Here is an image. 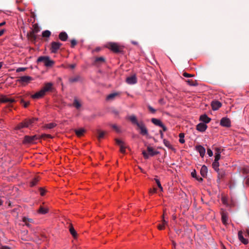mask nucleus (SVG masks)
Instances as JSON below:
<instances>
[{"label": "nucleus", "instance_id": "obj_21", "mask_svg": "<svg viewBox=\"0 0 249 249\" xmlns=\"http://www.w3.org/2000/svg\"><path fill=\"white\" fill-rule=\"evenodd\" d=\"M238 234V238L242 243L245 245H246L249 243L248 240L244 238L242 231H239Z\"/></svg>", "mask_w": 249, "mask_h": 249}, {"label": "nucleus", "instance_id": "obj_9", "mask_svg": "<svg viewBox=\"0 0 249 249\" xmlns=\"http://www.w3.org/2000/svg\"><path fill=\"white\" fill-rule=\"evenodd\" d=\"M33 80V78L29 76H23L19 77L18 81L22 84L28 83Z\"/></svg>", "mask_w": 249, "mask_h": 249}, {"label": "nucleus", "instance_id": "obj_17", "mask_svg": "<svg viewBox=\"0 0 249 249\" xmlns=\"http://www.w3.org/2000/svg\"><path fill=\"white\" fill-rule=\"evenodd\" d=\"M196 150L199 153L200 156L203 158L205 154V149L201 145H197L196 147Z\"/></svg>", "mask_w": 249, "mask_h": 249}, {"label": "nucleus", "instance_id": "obj_64", "mask_svg": "<svg viewBox=\"0 0 249 249\" xmlns=\"http://www.w3.org/2000/svg\"><path fill=\"white\" fill-rule=\"evenodd\" d=\"M0 249H11V248L7 246H2Z\"/></svg>", "mask_w": 249, "mask_h": 249}, {"label": "nucleus", "instance_id": "obj_11", "mask_svg": "<svg viewBox=\"0 0 249 249\" xmlns=\"http://www.w3.org/2000/svg\"><path fill=\"white\" fill-rule=\"evenodd\" d=\"M53 84L51 82H49L45 84L44 87L41 89L45 94L46 92L51 91L53 89Z\"/></svg>", "mask_w": 249, "mask_h": 249}, {"label": "nucleus", "instance_id": "obj_42", "mask_svg": "<svg viewBox=\"0 0 249 249\" xmlns=\"http://www.w3.org/2000/svg\"><path fill=\"white\" fill-rule=\"evenodd\" d=\"M179 142L181 143H184L185 142V140L184 139V133H180L179 134Z\"/></svg>", "mask_w": 249, "mask_h": 249}, {"label": "nucleus", "instance_id": "obj_40", "mask_svg": "<svg viewBox=\"0 0 249 249\" xmlns=\"http://www.w3.org/2000/svg\"><path fill=\"white\" fill-rule=\"evenodd\" d=\"M56 126L55 123H50L45 125V127L47 129H52Z\"/></svg>", "mask_w": 249, "mask_h": 249}, {"label": "nucleus", "instance_id": "obj_55", "mask_svg": "<svg viewBox=\"0 0 249 249\" xmlns=\"http://www.w3.org/2000/svg\"><path fill=\"white\" fill-rule=\"evenodd\" d=\"M191 175L194 178H197V175H196V172L195 170H194L193 172H192Z\"/></svg>", "mask_w": 249, "mask_h": 249}, {"label": "nucleus", "instance_id": "obj_8", "mask_svg": "<svg viewBox=\"0 0 249 249\" xmlns=\"http://www.w3.org/2000/svg\"><path fill=\"white\" fill-rule=\"evenodd\" d=\"M220 124L222 126L229 127L231 126V121L227 117H223L221 119Z\"/></svg>", "mask_w": 249, "mask_h": 249}, {"label": "nucleus", "instance_id": "obj_33", "mask_svg": "<svg viewBox=\"0 0 249 249\" xmlns=\"http://www.w3.org/2000/svg\"><path fill=\"white\" fill-rule=\"evenodd\" d=\"M151 122L155 125L160 126L162 124V123L159 119L156 118H152Z\"/></svg>", "mask_w": 249, "mask_h": 249}, {"label": "nucleus", "instance_id": "obj_60", "mask_svg": "<svg viewBox=\"0 0 249 249\" xmlns=\"http://www.w3.org/2000/svg\"><path fill=\"white\" fill-rule=\"evenodd\" d=\"M164 226L163 224H162V225L160 224V225H159L158 226V229H159V230H163V229H164Z\"/></svg>", "mask_w": 249, "mask_h": 249}, {"label": "nucleus", "instance_id": "obj_41", "mask_svg": "<svg viewBox=\"0 0 249 249\" xmlns=\"http://www.w3.org/2000/svg\"><path fill=\"white\" fill-rule=\"evenodd\" d=\"M24 125H25L24 123V122H22L19 123V124H18L15 128L17 130H19L25 127V126H24Z\"/></svg>", "mask_w": 249, "mask_h": 249}, {"label": "nucleus", "instance_id": "obj_58", "mask_svg": "<svg viewBox=\"0 0 249 249\" xmlns=\"http://www.w3.org/2000/svg\"><path fill=\"white\" fill-rule=\"evenodd\" d=\"M42 138H52V136L50 134H43L41 136Z\"/></svg>", "mask_w": 249, "mask_h": 249}, {"label": "nucleus", "instance_id": "obj_19", "mask_svg": "<svg viewBox=\"0 0 249 249\" xmlns=\"http://www.w3.org/2000/svg\"><path fill=\"white\" fill-rule=\"evenodd\" d=\"M45 94L44 93V91H43L41 89L36 93L35 94L32 95V98L33 99H39L42 98L44 96Z\"/></svg>", "mask_w": 249, "mask_h": 249}, {"label": "nucleus", "instance_id": "obj_56", "mask_svg": "<svg viewBox=\"0 0 249 249\" xmlns=\"http://www.w3.org/2000/svg\"><path fill=\"white\" fill-rule=\"evenodd\" d=\"M207 154L210 157H212L213 155V151L210 148L207 149Z\"/></svg>", "mask_w": 249, "mask_h": 249}, {"label": "nucleus", "instance_id": "obj_34", "mask_svg": "<svg viewBox=\"0 0 249 249\" xmlns=\"http://www.w3.org/2000/svg\"><path fill=\"white\" fill-rule=\"evenodd\" d=\"M97 132H98V136H97V138L98 139L99 141H100L101 139L103 138L105 135L106 134V132H105V131H101L99 130H98L97 131Z\"/></svg>", "mask_w": 249, "mask_h": 249}, {"label": "nucleus", "instance_id": "obj_59", "mask_svg": "<svg viewBox=\"0 0 249 249\" xmlns=\"http://www.w3.org/2000/svg\"><path fill=\"white\" fill-rule=\"evenodd\" d=\"M157 191V189L156 188H153L152 189H150L149 190V192L150 193H156Z\"/></svg>", "mask_w": 249, "mask_h": 249}, {"label": "nucleus", "instance_id": "obj_32", "mask_svg": "<svg viewBox=\"0 0 249 249\" xmlns=\"http://www.w3.org/2000/svg\"><path fill=\"white\" fill-rule=\"evenodd\" d=\"M118 95L119 93L116 92L111 93L107 95V100L108 101H112L114 100V98Z\"/></svg>", "mask_w": 249, "mask_h": 249}, {"label": "nucleus", "instance_id": "obj_27", "mask_svg": "<svg viewBox=\"0 0 249 249\" xmlns=\"http://www.w3.org/2000/svg\"><path fill=\"white\" fill-rule=\"evenodd\" d=\"M69 231L71 234L72 235L74 238H76L77 237V232L74 230L72 225L70 224L69 226Z\"/></svg>", "mask_w": 249, "mask_h": 249}, {"label": "nucleus", "instance_id": "obj_46", "mask_svg": "<svg viewBox=\"0 0 249 249\" xmlns=\"http://www.w3.org/2000/svg\"><path fill=\"white\" fill-rule=\"evenodd\" d=\"M38 179L37 178H35L31 182V186H34L36 184L37 182L38 181Z\"/></svg>", "mask_w": 249, "mask_h": 249}, {"label": "nucleus", "instance_id": "obj_49", "mask_svg": "<svg viewBox=\"0 0 249 249\" xmlns=\"http://www.w3.org/2000/svg\"><path fill=\"white\" fill-rule=\"evenodd\" d=\"M71 47L73 48L77 44V41L75 39H73L71 41Z\"/></svg>", "mask_w": 249, "mask_h": 249}, {"label": "nucleus", "instance_id": "obj_35", "mask_svg": "<svg viewBox=\"0 0 249 249\" xmlns=\"http://www.w3.org/2000/svg\"><path fill=\"white\" fill-rule=\"evenodd\" d=\"M213 168L214 169V170L216 171H218L219 169V163L218 161H214L213 162L212 164Z\"/></svg>", "mask_w": 249, "mask_h": 249}, {"label": "nucleus", "instance_id": "obj_5", "mask_svg": "<svg viewBox=\"0 0 249 249\" xmlns=\"http://www.w3.org/2000/svg\"><path fill=\"white\" fill-rule=\"evenodd\" d=\"M62 44L59 42L53 41L51 44L50 51L52 53H56L62 46Z\"/></svg>", "mask_w": 249, "mask_h": 249}, {"label": "nucleus", "instance_id": "obj_54", "mask_svg": "<svg viewBox=\"0 0 249 249\" xmlns=\"http://www.w3.org/2000/svg\"><path fill=\"white\" fill-rule=\"evenodd\" d=\"M26 69V68H18L17 69L16 71L18 72H19L20 71H25Z\"/></svg>", "mask_w": 249, "mask_h": 249}, {"label": "nucleus", "instance_id": "obj_62", "mask_svg": "<svg viewBox=\"0 0 249 249\" xmlns=\"http://www.w3.org/2000/svg\"><path fill=\"white\" fill-rule=\"evenodd\" d=\"M160 127H162L163 131H166L167 130L166 127L162 124Z\"/></svg>", "mask_w": 249, "mask_h": 249}, {"label": "nucleus", "instance_id": "obj_38", "mask_svg": "<svg viewBox=\"0 0 249 249\" xmlns=\"http://www.w3.org/2000/svg\"><path fill=\"white\" fill-rule=\"evenodd\" d=\"M35 33H37L40 31V28L37 24H35L33 25V29L32 30Z\"/></svg>", "mask_w": 249, "mask_h": 249}, {"label": "nucleus", "instance_id": "obj_16", "mask_svg": "<svg viewBox=\"0 0 249 249\" xmlns=\"http://www.w3.org/2000/svg\"><path fill=\"white\" fill-rule=\"evenodd\" d=\"M15 100L13 98H9L6 96H2L0 98V102L12 103L15 102Z\"/></svg>", "mask_w": 249, "mask_h": 249}, {"label": "nucleus", "instance_id": "obj_24", "mask_svg": "<svg viewBox=\"0 0 249 249\" xmlns=\"http://www.w3.org/2000/svg\"><path fill=\"white\" fill-rule=\"evenodd\" d=\"M128 119L133 124L136 125H138L140 122H138L136 117L134 115H131L128 117Z\"/></svg>", "mask_w": 249, "mask_h": 249}, {"label": "nucleus", "instance_id": "obj_39", "mask_svg": "<svg viewBox=\"0 0 249 249\" xmlns=\"http://www.w3.org/2000/svg\"><path fill=\"white\" fill-rule=\"evenodd\" d=\"M110 126L117 133L121 132L120 128L116 124H111Z\"/></svg>", "mask_w": 249, "mask_h": 249}, {"label": "nucleus", "instance_id": "obj_44", "mask_svg": "<svg viewBox=\"0 0 249 249\" xmlns=\"http://www.w3.org/2000/svg\"><path fill=\"white\" fill-rule=\"evenodd\" d=\"M154 180H155L156 183L157 184L158 187L160 189V191H162L163 188H162V187L161 186V185L160 184V180L157 178H155Z\"/></svg>", "mask_w": 249, "mask_h": 249}, {"label": "nucleus", "instance_id": "obj_43", "mask_svg": "<svg viewBox=\"0 0 249 249\" xmlns=\"http://www.w3.org/2000/svg\"><path fill=\"white\" fill-rule=\"evenodd\" d=\"M186 82L190 86H195L197 85L196 82L193 81L192 80H188L186 81Z\"/></svg>", "mask_w": 249, "mask_h": 249}, {"label": "nucleus", "instance_id": "obj_10", "mask_svg": "<svg viewBox=\"0 0 249 249\" xmlns=\"http://www.w3.org/2000/svg\"><path fill=\"white\" fill-rule=\"evenodd\" d=\"M37 120V118H33L32 119H25L23 122L24 123L25 127L28 128L31 126Z\"/></svg>", "mask_w": 249, "mask_h": 249}, {"label": "nucleus", "instance_id": "obj_48", "mask_svg": "<svg viewBox=\"0 0 249 249\" xmlns=\"http://www.w3.org/2000/svg\"><path fill=\"white\" fill-rule=\"evenodd\" d=\"M147 107L149 109V110L152 113H155L156 112V109H155L154 108H153L151 106L148 105Z\"/></svg>", "mask_w": 249, "mask_h": 249}, {"label": "nucleus", "instance_id": "obj_2", "mask_svg": "<svg viewBox=\"0 0 249 249\" xmlns=\"http://www.w3.org/2000/svg\"><path fill=\"white\" fill-rule=\"evenodd\" d=\"M107 47L115 53H121L123 49V48L118 43L114 42H109L107 43Z\"/></svg>", "mask_w": 249, "mask_h": 249}, {"label": "nucleus", "instance_id": "obj_3", "mask_svg": "<svg viewBox=\"0 0 249 249\" xmlns=\"http://www.w3.org/2000/svg\"><path fill=\"white\" fill-rule=\"evenodd\" d=\"M137 126L138 129L139 130L140 134L145 136H147L148 135V129L142 121H140Z\"/></svg>", "mask_w": 249, "mask_h": 249}, {"label": "nucleus", "instance_id": "obj_30", "mask_svg": "<svg viewBox=\"0 0 249 249\" xmlns=\"http://www.w3.org/2000/svg\"><path fill=\"white\" fill-rule=\"evenodd\" d=\"M221 219L223 224L225 225L228 224V216L226 213L222 212L221 214Z\"/></svg>", "mask_w": 249, "mask_h": 249}, {"label": "nucleus", "instance_id": "obj_18", "mask_svg": "<svg viewBox=\"0 0 249 249\" xmlns=\"http://www.w3.org/2000/svg\"><path fill=\"white\" fill-rule=\"evenodd\" d=\"M207 127V125L205 124L202 123H200L196 125V129L200 132L205 131Z\"/></svg>", "mask_w": 249, "mask_h": 249}, {"label": "nucleus", "instance_id": "obj_26", "mask_svg": "<svg viewBox=\"0 0 249 249\" xmlns=\"http://www.w3.org/2000/svg\"><path fill=\"white\" fill-rule=\"evenodd\" d=\"M81 80V77L79 75H76L74 77H72L69 78V81L71 83H75L80 81Z\"/></svg>", "mask_w": 249, "mask_h": 249}, {"label": "nucleus", "instance_id": "obj_4", "mask_svg": "<svg viewBox=\"0 0 249 249\" xmlns=\"http://www.w3.org/2000/svg\"><path fill=\"white\" fill-rule=\"evenodd\" d=\"M147 150L149 154H147L146 152L144 150H143L142 153L144 158L146 159H148L149 155L151 156H154L159 153V151L154 150L153 147L150 146H147Z\"/></svg>", "mask_w": 249, "mask_h": 249}, {"label": "nucleus", "instance_id": "obj_36", "mask_svg": "<svg viewBox=\"0 0 249 249\" xmlns=\"http://www.w3.org/2000/svg\"><path fill=\"white\" fill-rule=\"evenodd\" d=\"M51 35V32L49 30H45L42 32V36L43 37H49Z\"/></svg>", "mask_w": 249, "mask_h": 249}, {"label": "nucleus", "instance_id": "obj_50", "mask_svg": "<svg viewBox=\"0 0 249 249\" xmlns=\"http://www.w3.org/2000/svg\"><path fill=\"white\" fill-rule=\"evenodd\" d=\"M39 190L41 196H43L45 195L46 191L43 188H40Z\"/></svg>", "mask_w": 249, "mask_h": 249}, {"label": "nucleus", "instance_id": "obj_6", "mask_svg": "<svg viewBox=\"0 0 249 249\" xmlns=\"http://www.w3.org/2000/svg\"><path fill=\"white\" fill-rule=\"evenodd\" d=\"M116 143L120 146V151L121 153L124 154L125 153V149L127 147L125 143L121 140L116 139Z\"/></svg>", "mask_w": 249, "mask_h": 249}, {"label": "nucleus", "instance_id": "obj_61", "mask_svg": "<svg viewBox=\"0 0 249 249\" xmlns=\"http://www.w3.org/2000/svg\"><path fill=\"white\" fill-rule=\"evenodd\" d=\"M163 217V218H162V224L165 226V225H167L168 224V222L167 221H166L164 218H163V215L162 216Z\"/></svg>", "mask_w": 249, "mask_h": 249}, {"label": "nucleus", "instance_id": "obj_15", "mask_svg": "<svg viewBox=\"0 0 249 249\" xmlns=\"http://www.w3.org/2000/svg\"><path fill=\"white\" fill-rule=\"evenodd\" d=\"M105 61H106L105 58L103 56L96 57L95 61L94 62V65L98 66L99 65H101V64L105 63Z\"/></svg>", "mask_w": 249, "mask_h": 249}, {"label": "nucleus", "instance_id": "obj_23", "mask_svg": "<svg viewBox=\"0 0 249 249\" xmlns=\"http://www.w3.org/2000/svg\"><path fill=\"white\" fill-rule=\"evenodd\" d=\"M68 38L67 34L65 32H61L59 35V38L63 41H66Z\"/></svg>", "mask_w": 249, "mask_h": 249}, {"label": "nucleus", "instance_id": "obj_29", "mask_svg": "<svg viewBox=\"0 0 249 249\" xmlns=\"http://www.w3.org/2000/svg\"><path fill=\"white\" fill-rule=\"evenodd\" d=\"M208 172V169L206 166L203 165L201 167L200 170V174L203 177H205L207 176V174Z\"/></svg>", "mask_w": 249, "mask_h": 249}, {"label": "nucleus", "instance_id": "obj_1", "mask_svg": "<svg viewBox=\"0 0 249 249\" xmlns=\"http://www.w3.org/2000/svg\"><path fill=\"white\" fill-rule=\"evenodd\" d=\"M38 63L43 62L44 65L47 67H51L54 64V61L50 59L49 56H41L38 58L37 60Z\"/></svg>", "mask_w": 249, "mask_h": 249}, {"label": "nucleus", "instance_id": "obj_52", "mask_svg": "<svg viewBox=\"0 0 249 249\" xmlns=\"http://www.w3.org/2000/svg\"><path fill=\"white\" fill-rule=\"evenodd\" d=\"M214 151L215 152V154H220V153H221V149L219 147H215L214 148Z\"/></svg>", "mask_w": 249, "mask_h": 249}, {"label": "nucleus", "instance_id": "obj_12", "mask_svg": "<svg viewBox=\"0 0 249 249\" xmlns=\"http://www.w3.org/2000/svg\"><path fill=\"white\" fill-rule=\"evenodd\" d=\"M126 82L128 84H134L137 82V79L136 75H133L131 76L128 77L126 79Z\"/></svg>", "mask_w": 249, "mask_h": 249}, {"label": "nucleus", "instance_id": "obj_31", "mask_svg": "<svg viewBox=\"0 0 249 249\" xmlns=\"http://www.w3.org/2000/svg\"><path fill=\"white\" fill-rule=\"evenodd\" d=\"M22 221L25 223V225L28 226L30 227V223H32L33 221V220L31 218H29L26 217H23L22 218Z\"/></svg>", "mask_w": 249, "mask_h": 249}, {"label": "nucleus", "instance_id": "obj_25", "mask_svg": "<svg viewBox=\"0 0 249 249\" xmlns=\"http://www.w3.org/2000/svg\"><path fill=\"white\" fill-rule=\"evenodd\" d=\"M218 174V179L217 181H220L221 178H223L225 175V171L222 169H218V171H216Z\"/></svg>", "mask_w": 249, "mask_h": 249}, {"label": "nucleus", "instance_id": "obj_22", "mask_svg": "<svg viewBox=\"0 0 249 249\" xmlns=\"http://www.w3.org/2000/svg\"><path fill=\"white\" fill-rule=\"evenodd\" d=\"M199 120L205 123H208L211 119L206 114H203L200 116Z\"/></svg>", "mask_w": 249, "mask_h": 249}, {"label": "nucleus", "instance_id": "obj_14", "mask_svg": "<svg viewBox=\"0 0 249 249\" xmlns=\"http://www.w3.org/2000/svg\"><path fill=\"white\" fill-rule=\"evenodd\" d=\"M49 212V208L40 205L37 212L39 214H45Z\"/></svg>", "mask_w": 249, "mask_h": 249}, {"label": "nucleus", "instance_id": "obj_57", "mask_svg": "<svg viewBox=\"0 0 249 249\" xmlns=\"http://www.w3.org/2000/svg\"><path fill=\"white\" fill-rule=\"evenodd\" d=\"M242 171L243 174H246L249 173V169L247 168H243Z\"/></svg>", "mask_w": 249, "mask_h": 249}, {"label": "nucleus", "instance_id": "obj_63", "mask_svg": "<svg viewBox=\"0 0 249 249\" xmlns=\"http://www.w3.org/2000/svg\"><path fill=\"white\" fill-rule=\"evenodd\" d=\"M245 236H249V229H248L246 230V233H245Z\"/></svg>", "mask_w": 249, "mask_h": 249}, {"label": "nucleus", "instance_id": "obj_53", "mask_svg": "<svg viewBox=\"0 0 249 249\" xmlns=\"http://www.w3.org/2000/svg\"><path fill=\"white\" fill-rule=\"evenodd\" d=\"M183 75L186 77H192L194 76V75L188 73L187 72H183Z\"/></svg>", "mask_w": 249, "mask_h": 249}, {"label": "nucleus", "instance_id": "obj_45", "mask_svg": "<svg viewBox=\"0 0 249 249\" xmlns=\"http://www.w3.org/2000/svg\"><path fill=\"white\" fill-rule=\"evenodd\" d=\"M163 143H164V145L166 147H168L169 148L172 147V145H171L170 142L169 141H168L167 140H166L165 139H164L163 140Z\"/></svg>", "mask_w": 249, "mask_h": 249}, {"label": "nucleus", "instance_id": "obj_7", "mask_svg": "<svg viewBox=\"0 0 249 249\" xmlns=\"http://www.w3.org/2000/svg\"><path fill=\"white\" fill-rule=\"evenodd\" d=\"M38 137L37 135H34L32 136H26L24 137L23 140V143H33L35 141L38 139Z\"/></svg>", "mask_w": 249, "mask_h": 249}, {"label": "nucleus", "instance_id": "obj_47", "mask_svg": "<svg viewBox=\"0 0 249 249\" xmlns=\"http://www.w3.org/2000/svg\"><path fill=\"white\" fill-rule=\"evenodd\" d=\"M20 102L23 104L24 107H27L29 105V102H25L23 99L20 100Z\"/></svg>", "mask_w": 249, "mask_h": 249}, {"label": "nucleus", "instance_id": "obj_13", "mask_svg": "<svg viewBox=\"0 0 249 249\" xmlns=\"http://www.w3.org/2000/svg\"><path fill=\"white\" fill-rule=\"evenodd\" d=\"M222 106L221 103L218 101H213L211 103V106L213 110H216Z\"/></svg>", "mask_w": 249, "mask_h": 249}, {"label": "nucleus", "instance_id": "obj_28", "mask_svg": "<svg viewBox=\"0 0 249 249\" xmlns=\"http://www.w3.org/2000/svg\"><path fill=\"white\" fill-rule=\"evenodd\" d=\"M74 132L76 135L78 137H81L84 135V133L86 132V130L84 128H80L79 129H74Z\"/></svg>", "mask_w": 249, "mask_h": 249}, {"label": "nucleus", "instance_id": "obj_37", "mask_svg": "<svg viewBox=\"0 0 249 249\" xmlns=\"http://www.w3.org/2000/svg\"><path fill=\"white\" fill-rule=\"evenodd\" d=\"M73 105L77 109L81 107V104L78 102V101L76 99H74Z\"/></svg>", "mask_w": 249, "mask_h": 249}, {"label": "nucleus", "instance_id": "obj_20", "mask_svg": "<svg viewBox=\"0 0 249 249\" xmlns=\"http://www.w3.org/2000/svg\"><path fill=\"white\" fill-rule=\"evenodd\" d=\"M35 34L36 33L32 31H30L29 33L27 34V36L28 38L32 42H35L36 39L37 37Z\"/></svg>", "mask_w": 249, "mask_h": 249}, {"label": "nucleus", "instance_id": "obj_51", "mask_svg": "<svg viewBox=\"0 0 249 249\" xmlns=\"http://www.w3.org/2000/svg\"><path fill=\"white\" fill-rule=\"evenodd\" d=\"M214 161H218L221 157V155L219 154H215Z\"/></svg>", "mask_w": 249, "mask_h": 249}]
</instances>
